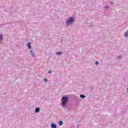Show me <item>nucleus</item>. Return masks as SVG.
I'll return each instance as SVG.
<instances>
[{
	"mask_svg": "<svg viewBox=\"0 0 128 128\" xmlns=\"http://www.w3.org/2000/svg\"><path fill=\"white\" fill-rule=\"evenodd\" d=\"M110 4H114V3H112V2H110Z\"/></svg>",
	"mask_w": 128,
	"mask_h": 128,
	"instance_id": "obj_17",
	"label": "nucleus"
},
{
	"mask_svg": "<svg viewBox=\"0 0 128 128\" xmlns=\"http://www.w3.org/2000/svg\"><path fill=\"white\" fill-rule=\"evenodd\" d=\"M104 8L106 10V9L108 8V6H105Z\"/></svg>",
	"mask_w": 128,
	"mask_h": 128,
	"instance_id": "obj_15",
	"label": "nucleus"
},
{
	"mask_svg": "<svg viewBox=\"0 0 128 128\" xmlns=\"http://www.w3.org/2000/svg\"><path fill=\"white\" fill-rule=\"evenodd\" d=\"M124 38H128V29L124 34Z\"/></svg>",
	"mask_w": 128,
	"mask_h": 128,
	"instance_id": "obj_7",
	"label": "nucleus"
},
{
	"mask_svg": "<svg viewBox=\"0 0 128 128\" xmlns=\"http://www.w3.org/2000/svg\"><path fill=\"white\" fill-rule=\"evenodd\" d=\"M58 128V126L54 123L51 124V128Z\"/></svg>",
	"mask_w": 128,
	"mask_h": 128,
	"instance_id": "obj_3",
	"label": "nucleus"
},
{
	"mask_svg": "<svg viewBox=\"0 0 128 128\" xmlns=\"http://www.w3.org/2000/svg\"><path fill=\"white\" fill-rule=\"evenodd\" d=\"M95 64H96V66H98V61H96L95 62Z\"/></svg>",
	"mask_w": 128,
	"mask_h": 128,
	"instance_id": "obj_13",
	"label": "nucleus"
},
{
	"mask_svg": "<svg viewBox=\"0 0 128 128\" xmlns=\"http://www.w3.org/2000/svg\"><path fill=\"white\" fill-rule=\"evenodd\" d=\"M61 106L63 108L66 106V104L68 102V96H64L62 98Z\"/></svg>",
	"mask_w": 128,
	"mask_h": 128,
	"instance_id": "obj_1",
	"label": "nucleus"
},
{
	"mask_svg": "<svg viewBox=\"0 0 128 128\" xmlns=\"http://www.w3.org/2000/svg\"><path fill=\"white\" fill-rule=\"evenodd\" d=\"M58 124L59 126H62V124H64V122L62 120H60L58 122Z\"/></svg>",
	"mask_w": 128,
	"mask_h": 128,
	"instance_id": "obj_9",
	"label": "nucleus"
},
{
	"mask_svg": "<svg viewBox=\"0 0 128 128\" xmlns=\"http://www.w3.org/2000/svg\"><path fill=\"white\" fill-rule=\"evenodd\" d=\"M74 22H76V19H74V17L68 18L66 22V26H70V24H72Z\"/></svg>",
	"mask_w": 128,
	"mask_h": 128,
	"instance_id": "obj_2",
	"label": "nucleus"
},
{
	"mask_svg": "<svg viewBox=\"0 0 128 128\" xmlns=\"http://www.w3.org/2000/svg\"><path fill=\"white\" fill-rule=\"evenodd\" d=\"M62 52H59L56 53V54L57 56H62Z\"/></svg>",
	"mask_w": 128,
	"mask_h": 128,
	"instance_id": "obj_10",
	"label": "nucleus"
},
{
	"mask_svg": "<svg viewBox=\"0 0 128 128\" xmlns=\"http://www.w3.org/2000/svg\"><path fill=\"white\" fill-rule=\"evenodd\" d=\"M30 53L33 58H36V55L34 54V50H30Z\"/></svg>",
	"mask_w": 128,
	"mask_h": 128,
	"instance_id": "obj_5",
	"label": "nucleus"
},
{
	"mask_svg": "<svg viewBox=\"0 0 128 128\" xmlns=\"http://www.w3.org/2000/svg\"><path fill=\"white\" fill-rule=\"evenodd\" d=\"M44 82H48V79H46V78H44Z\"/></svg>",
	"mask_w": 128,
	"mask_h": 128,
	"instance_id": "obj_14",
	"label": "nucleus"
},
{
	"mask_svg": "<svg viewBox=\"0 0 128 128\" xmlns=\"http://www.w3.org/2000/svg\"><path fill=\"white\" fill-rule=\"evenodd\" d=\"M27 46L29 50L32 49V44H30V42H28V43Z\"/></svg>",
	"mask_w": 128,
	"mask_h": 128,
	"instance_id": "obj_6",
	"label": "nucleus"
},
{
	"mask_svg": "<svg viewBox=\"0 0 128 128\" xmlns=\"http://www.w3.org/2000/svg\"><path fill=\"white\" fill-rule=\"evenodd\" d=\"M40 108L38 107H36L35 109V112H36V114H38V112H40Z\"/></svg>",
	"mask_w": 128,
	"mask_h": 128,
	"instance_id": "obj_4",
	"label": "nucleus"
},
{
	"mask_svg": "<svg viewBox=\"0 0 128 128\" xmlns=\"http://www.w3.org/2000/svg\"><path fill=\"white\" fill-rule=\"evenodd\" d=\"M0 40H4V35L2 34L0 35Z\"/></svg>",
	"mask_w": 128,
	"mask_h": 128,
	"instance_id": "obj_11",
	"label": "nucleus"
},
{
	"mask_svg": "<svg viewBox=\"0 0 128 128\" xmlns=\"http://www.w3.org/2000/svg\"><path fill=\"white\" fill-rule=\"evenodd\" d=\"M80 96L81 98H86V96L82 94H80Z\"/></svg>",
	"mask_w": 128,
	"mask_h": 128,
	"instance_id": "obj_8",
	"label": "nucleus"
},
{
	"mask_svg": "<svg viewBox=\"0 0 128 128\" xmlns=\"http://www.w3.org/2000/svg\"><path fill=\"white\" fill-rule=\"evenodd\" d=\"M117 58H118V59H120V58H122V56H117Z\"/></svg>",
	"mask_w": 128,
	"mask_h": 128,
	"instance_id": "obj_12",
	"label": "nucleus"
},
{
	"mask_svg": "<svg viewBox=\"0 0 128 128\" xmlns=\"http://www.w3.org/2000/svg\"><path fill=\"white\" fill-rule=\"evenodd\" d=\"M48 74H52V70H50V71L48 72Z\"/></svg>",
	"mask_w": 128,
	"mask_h": 128,
	"instance_id": "obj_16",
	"label": "nucleus"
}]
</instances>
